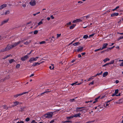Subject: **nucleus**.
<instances>
[{
  "label": "nucleus",
  "instance_id": "f8f14e48",
  "mask_svg": "<svg viewBox=\"0 0 123 123\" xmlns=\"http://www.w3.org/2000/svg\"><path fill=\"white\" fill-rule=\"evenodd\" d=\"M83 47H80L77 50V51L78 52H81L82 51L83 49Z\"/></svg>",
  "mask_w": 123,
  "mask_h": 123
},
{
  "label": "nucleus",
  "instance_id": "69168bd1",
  "mask_svg": "<svg viewBox=\"0 0 123 123\" xmlns=\"http://www.w3.org/2000/svg\"><path fill=\"white\" fill-rule=\"evenodd\" d=\"M32 50H31V51L30 52V53H29L27 54L28 55H29L31 53V52H32Z\"/></svg>",
  "mask_w": 123,
  "mask_h": 123
},
{
  "label": "nucleus",
  "instance_id": "2eb2a0df",
  "mask_svg": "<svg viewBox=\"0 0 123 123\" xmlns=\"http://www.w3.org/2000/svg\"><path fill=\"white\" fill-rule=\"evenodd\" d=\"M31 40H29L28 41H27L26 42L24 43V44L26 45H27L29 43L31 42Z\"/></svg>",
  "mask_w": 123,
  "mask_h": 123
},
{
  "label": "nucleus",
  "instance_id": "680f3d73",
  "mask_svg": "<svg viewBox=\"0 0 123 123\" xmlns=\"http://www.w3.org/2000/svg\"><path fill=\"white\" fill-rule=\"evenodd\" d=\"M81 54L82 55H84L86 54V53L85 52L82 53H81Z\"/></svg>",
  "mask_w": 123,
  "mask_h": 123
},
{
  "label": "nucleus",
  "instance_id": "4c0bfd02",
  "mask_svg": "<svg viewBox=\"0 0 123 123\" xmlns=\"http://www.w3.org/2000/svg\"><path fill=\"white\" fill-rule=\"evenodd\" d=\"M114 60H112L109 63L110 64H113L114 63Z\"/></svg>",
  "mask_w": 123,
  "mask_h": 123
},
{
  "label": "nucleus",
  "instance_id": "774afa93",
  "mask_svg": "<svg viewBox=\"0 0 123 123\" xmlns=\"http://www.w3.org/2000/svg\"><path fill=\"white\" fill-rule=\"evenodd\" d=\"M116 94L115 93H113V94L112 95V96H115V95H116Z\"/></svg>",
  "mask_w": 123,
  "mask_h": 123
},
{
  "label": "nucleus",
  "instance_id": "338daca9",
  "mask_svg": "<svg viewBox=\"0 0 123 123\" xmlns=\"http://www.w3.org/2000/svg\"><path fill=\"white\" fill-rule=\"evenodd\" d=\"M54 120L52 121L51 122H50L49 123H54Z\"/></svg>",
  "mask_w": 123,
  "mask_h": 123
},
{
  "label": "nucleus",
  "instance_id": "393cba45",
  "mask_svg": "<svg viewBox=\"0 0 123 123\" xmlns=\"http://www.w3.org/2000/svg\"><path fill=\"white\" fill-rule=\"evenodd\" d=\"M20 66V64H17L15 68L16 69L19 68Z\"/></svg>",
  "mask_w": 123,
  "mask_h": 123
},
{
  "label": "nucleus",
  "instance_id": "6ab92c4d",
  "mask_svg": "<svg viewBox=\"0 0 123 123\" xmlns=\"http://www.w3.org/2000/svg\"><path fill=\"white\" fill-rule=\"evenodd\" d=\"M9 63L10 64H11L13 62H15V60L13 59H12L9 60Z\"/></svg>",
  "mask_w": 123,
  "mask_h": 123
},
{
  "label": "nucleus",
  "instance_id": "f3484780",
  "mask_svg": "<svg viewBox=\"0 0 123 123\" xmlns=\"http://www.w3.org/2000/svg\"><path fill=\"white\" fill-rule=\"evenodd\" d=\"M7 6V5L4 4L0 6V10L1 9L3 8L6 7Z\"/></svg>",
  "mask_w": 123,
  "mask_h": 123
},
{
  "label": "nucleus",
  "instance_id": "2f4dec72",
  "mask_svg": "<svg viewBox=\"0 0 123 123\" xmlns=\"http://www.w3.org/2000/svg\"><path fill=\"white\" fill-rule=\"evenodd\" d=\"M38 31L37 30H35L34 32V34H37L38 32Z\"/></svg>",
  "mask_w": 123,
  "mask_h": 123
},
{
  "label": "nucleus",
  "instance_id": "3c124183",
  "mask_svg": "<svg viewBox=\"0 0 123 123\" xmlns=\"http://www.w3.org/2000/svg\"><path fill=\"white\" fill-rule=\"evenodd\" d=\"M24 41V40H22L21 41H19L18 42H19V44H20V43H21V42H23Z\"/></svg>",
  "mask_w": 123,
  "mask_h": 123
},
{
  "label": "nucleus",
  "instance_id": "13d9d810",
  "mask_svg": "<svg viewBox=\"0 0 123 123\" xmlns=\"http://www.w3.org/2000/svg\"><path fill=\"white\" fill-rule=\"evenodd\" d=\"M78 57L79 58H80V57H81V54H79V55H78Z\"/></svg>",
  "mask_w": 123,
  "mask_h": 123
},
{
  "label": "nucleus",
  "instance_id": "864d4df0",
  "mask_svg": "<svg viewBox=\"0 0 123 123\" xmlns=\"http://www.w3.org/2000/svg\"><path fill=\"white\" fill-rule=\"evenodd\" d=\"M92 77H91V78H89L88 79V81H89L90 80L93 79V78H92Z\"/></svg>",
  "mask_w": 123,
  "mask_h": 123
},
{
  "label": "nucleus",
  "instance_id": "9b49d317",
  "mask_svg": "<svg viewBox=\"0 0 123 123\" xmlns=\"http://www.w3.org/2000/svg\"><path fill=\"white\" fill-rule=\"evenodd\" d=\"M103 108L102 105H100L98 106V111H101L102 110V109Z\"/></svg>",
  "mask_w": 123,
  "mask_h": 123
},
{
  "label": "nucleus",
  "instance_id": "423d86ee",
  "mask_svg": "<svg viewBox=\"0 0 123 123\" xmlns=\"http://www.w3.org/2000/svg\"><path fill=\"white\" fill-rule=\"evenodd\" d=\"M28 93V92H24L21 94H17L16 95H14V97L15 98H16L24 94H25L26 93Z\"/></svg>",
  "mask_w": 123,
  "mask_h": 123
},
{
  "label": "nucleus",
  "instance_id": "de8ad7c7",
  "mask_svg": "<svg viewBox=\"0 0 123 123\" xmlns=\"http://www.w3.org/2000/svg\"><path fill=\"white\" fill-rule=\"evenodd\" d=\"M102 71H101L100 73H98L95 76H96L97 75H99L100 74H102Z\"/></svg>",
  "mask_w": 123,
  "mask_h": 123
},
{
  "label": "nucleus",
  "instance_id": "603ef678",
  "mask_svg": "<svg viewBox=\"0 0 123 123\" xmlns=\"http://www.w3.org/2000/svg\"><path fill=\"white\" fill-rule=\"evenodd\" d=\"M71 22H69V23H67V25H71Z\"/></svg>",
  "mask_w": 123,
  "mask_h": 123
},
{
  "label": "nucleus",
  "instance_id": "a878e982",
  "mask_svg": "<svg viewBox=\"0 0 123 123\" xmlns=\"http://www.w3.org/2000/svg\"><path fill=\"white\" fill-rule=\"evenodd\" d=\"M110 60V59L108 58H106L105 59H104L103 60V61H104V62H106L107 61H109Z\"/></svg>",
  "mask_w": 123,
  "mask_h": 123
},
{
  "label": "nucleus",
  "instance_id": "c03bdc74",
  "mask_svg": "<svg viewBox=\"0 0 123 123\" xmlns=\"http://www.w3.org/2000/svg\"><path fill=\"white\" fill-rule=\"evenodd\" d=\"M54 66H53V67L52 68V67L51 66H50L49 67V68L50 69H54Z\"/></svg>",
  "mask_w": 123,
  "mask_h": 123
},
{
  "label": "nucleus",
  "instance_id": "8fccbe9b",
  "mask_svg": "<svg viewBox=\"0 0 123 123\" xmlns=\"http://www.w3.org/2000/svg\"><path fill=\"white\" fill-rule=\"evenodd\" d=\"M10 78L9 75H8L7 77H5V78L6 79H8Z\"/></svg>",
  "mask_w": 123,
  "mask_h": 123
},
{
  "label": "nucleus",
  "instance_id": "a19ab883",
  "mask_svg": "<svg viewBox=\"0 0 123 123\" xmlns=\"http://www.w3.org/2000/svg\"><path fill=\"white\" fill-rule=\"evenodd\" d=\"M4 108L5 109L7 110L8 109V107L6 106V105H4Z\"/></svg>",
  "mask_w": 123,
  "mask_h": 123
},
{
  "label": "nucleus",
  "instance_id": "4d7b16f0",
  "mask_svg": "<svg viewBox=\"0 0 123 123\" xmlns=\"http://www.w3.org/2000/svg\"><path fill=\"white\" fill-rule=\"evenodd\" d=\"M17 123H24V122L23 121H21L20 122H18Z\"/></svg>",
  "mask_w": 123,
  "mask_h": 123
},
{
  "label": "nucleus",
  "instance_id": "6e6d98bb",
  "mask_svg": "<svg viewBox=\"0 0 123 123\" xmlns=\"http://www.w3.org/2000/svg\"><path fill=\"white\" fill-rule=\"evenodd\" d=\"M50 17L51 18V19H53L54 18V17L53 16V15H51L50 16Z\"/></svg>",
  "mask_w": 123,
  "mask_h": 123
},
{
  "label": "nucleus",
  "instance_id": "dca6fc26",
  "mask_svg": "<svg viewBox=\"0 0 123 123\" xmlns=\"http://www.w3.org/2000/svg\"><path fill=\"white\" fill-rule=\"evenodd\" d=\"M108 45V44L107 43H105L103 45L102 48V49L106 48L107 46Z\"/></svg>",
  "mask_w": 123,
  "mask_h": 123
},
{
  "label": "nucleus",
  "instance_id": "473e14b6",
  "mask_svg": "<svg viewBox=\"0 0 123 123\" xmlns=\"http://www.w3.org/2000/svg\"><path fill=\"white\" fill-rule=\"evenodd\" d=\"M10 13V12L9 11H7L5 13V15H6L7 14H9Z\"/></svg>",
  "mask_w": 123,
  "mask_h": 123
},
{
  "label": "nucleus",
  "instance_id": "a211bd4d",
  "mask_svg": "<svg viewBox=\"0 0 123 123\" xmlns=\"http://www.w3.org/2000/svg\"><path fill=\"white\" fill-rule=\"evenodd\" d=\"M49 39H51V40L50 41L51 42H54L55 40V38L53 36L52 38H51V37H49Z\"/></svg>",
  "mask_w": 123,
  "mask_h": 123
},
{
  "label": "nucleus",
  "instance_id": "09e8293b",
  "mask_svg": "<svg viewBox=\"0 0 123 123\" xmlns=\"http://www.w3.org/2000/svg\"><path fill=\"white\" fill-rule=\"evenodd\" d=\"M31 123H37V122H36L34 120H33L31 122Z\"/></svg>",
  "mask_w": 123,
  "mask_h": 123
},
{
  "label": "nucleus",
  "instance_id": "aec40b11",
  "mask_svg": "<svg viewBox=\"0 0 123 123\" xmlns=\"http://www.w3.org/2000/svg\"><path fill=\"white\" fill-rule=\"evenodd\" d=\"M8 19H7L6 20L3 21H2V22L1 24V25H2L6 23L8 21Z\"/></svg>",
  "mask_w": 123,
  "mask_h": 123
},
{
  "label": "nucleus",
  "instance_id": "052dcab7",
  "mask_svg": "<svg viewBox=\"0 0 123 123\" xmlns=\"http://www.w3.org/2000/svg\"><path fill=\"white\" fill-rule=\"evenodd\" d=\"M22 6L24 7H25L26 6V4H25L23 5H22Z\"/></svg>",
  "mask_w": 123,
  "mask_h": 123
},
{
  "label": "nucleus",
  "instance_id": "bb28decb",
  "mask_svg": "<svg viewBox=\"0 0 123 123\" xmlns=\"http://www.w3.org/2000/svg\"><path fill=\"white\" fill-rule=\"evenodd\" d=\"M80 43L79 42H76L74 43H73V45L74 46H76L78 44H80Z\"/></svg>",
  "mask_w": 123,
  "mask_h": 123
},
{
  "label": "nucleus",
  "instance_id": "6e6552de",
  "mask_svg": "<svg viewBox=\"0 0 123 123\" xmlns=\"http://www.w3.org/2000/svg\"><path fill=\"white\" fill-rule=\"evenodd\" d=\"M14 105H12L13 107L16 106L18 104H22V103L18 101H15L13 102Z\"/></svg>",
  "mask_w": 123,
  "mask_h": 123
},
{
  "label": "nucleus",
  "instance_id": "c85d7f7f",
  "mask_svg": "<svg viewBox=\"0 0 123 123\" xmlns=\"http://www.w3.org/2000/svg\"><path fill=\"white\" fill-rule=\"evenodd\" d=\"M73 116H71L69 117H67V119L68 120H69L70 119L72 118H73Z\"/></svg>",
  "mask_w": 123,
  "mask_h": 123
},
{
  "label": "nucleus",
  "instance_id": "9d476101",
  "mask_svg": "<svg viewBox=\"0 0 123 123\" xmlns=\"http://www.w3.org/2000/svg\"><path fill=\"white\" fill-rule=\"evenodd\" d=\"M82 21V20L80 19H77L74 20L73 21V23H75L78 22H81Z\"/></svg>",
  "mask_w": 123,
  "mask_h": 123
},
{
  "label": "nucleus",
  "instance_id": "e2e57ef3",
  "mask_svg": "<svg viewBox=\"0 0 123 123\" xmlns=\"http://www.w3.org/2000/svg\"><path fill=\"white\" fill-rule=\"evenodd\" d=\"M78 3H80L81 4H82L83 3V2L82 1H78Z\"/></svg>",
  "mask_w": 123,
  "mask_h": 123
},
{
  "label": "nucleus",
  "instance_id": "b1692460",
  "mask_svg": "<svg viewBox=\"0 0 123 123\" xmlns=\"http://www.w3.org/2000/svg\"><path fill=\"white\" fill-rule=\"evenodd\" d=\"M24 107H21L19 110V111L22 112L24 111Z\"/></svg>",
  "mask_w": 123,
  "mask_h": 123
},
{
  "label": "nucleus",
  "instance_id": "cd10ccee",
  "mask_svg": "<svg viewBox=\"0 0 123 123\" xmlns=\"http://www.w3.org/2000/svg\"><path fill=\"white\" fill-rule=\"evenodd\" d=\"M82 27L84 28H86L87 26L88 25H86L85 24L83 23L82 25Z\"/></svg>",
  "mask_w": 123,
  "mask_h": 123
},
{
  "label": "nucleus",
  "instance_id": "412c9836",
  "mask_svg": "<svg viewBox=\"0 0 123 123\" xmlns=\"http://www.w3.org/2000/svg\"><path fill=\"white\" fill-rule=\"evenodd\" d=\"M40 64V63H39L38 62H35L33 63L32 65V66H35L37 65H39Z\"/></svg>",
  "mask_w": 123,
  "mask_h": 123
},
{
  "label": "nucleus",
  "instance_id": "a18cd8bd",
  "mask_svg": "<svg viewBox=\"0 0 123 123\" xmlns=\"http://www.w3.org/2000/svg\"><path fill=\"white\" fill-rule=\"evenodd\" d=\"M94 84V81H93L92 82L90 83L89 84V85H93Z\"/></svg>",
  "mask_w": 123,
  "mask_h": 123
},
{
  "label": "nucleus",
  "instance_id": "4468645a",
  "mask_svg": "<svg viewBox=\"0 0 123 123\" xmlns=\"http://www.w3.org/2000/svg\"><path fill=\"white\" fill-rule=\"evenodd\" d=\"M119 15L118 13H114L111 14V17H113L114 16H117Z\"/></svg>",
  "mask_w": 123,
  "mask_h": 123
},
{
  "label": "nucleus",
  "instance_id": "20e7f679",
  "mask_svg": "<svg viewBox=\"0 0 123 123\" xmlns=\"http://www.w3.org/2000/svg\"><path fill=\"white\" fill-rule=\"evenodd\" d=\"M38 58V57H37L35 58L32 57L29 59V61L30 63H32L33 61H36Z\"/></svg>",
  "mask_w": 123,
  "mask_h": 123
},
{
  "label": "nucleus",
  "instance_id": "f03ea898",
  "mask_svg": "<svg viewBox=\"0 0 123 123\" xmlns=\"http://www.w3.org/2000/svg\"><path fill=\"white\" fill-rule=\"evenodd\" d=\"M53 113L52 112H49L47 113L46 114L44 115L46 118H50L52 117Z\"/></svg>",
  "mask_w": 123,
  "mask_h": 123
},
{
  "label": "nucleus",
  "instance_id": "c756f323",
  "mask_svg": "<svg viewBox=\"0 0 123 123\" xmlns=\"http://www.w3.org/2000/svg\"><path fill=\"white\" fill-rule=\"evenodd\" d=\"M100 97V96H99L97 98H96L95 99V102H97L98 101V100Z\"/></svg>",
  "mask_w": 123,
  "mask_h": 123
},
{
  "label": "nucleus",
  "instance_id": "c9c22d12",
  "mask_svg": "<svg viewBox=\"0 0 123 123\" xmlns=\"http://www.w3.org/2000/svg\"><path fill=\"white\" fill-rule=\"evenodd\" d=\"M102 50V49L101 48H99V49H96L95 50V52H96L97 51L100 50Z\"/></svg>",
  "mask_w": 123,
  "mask_h": 123
},
{
  "label": "nucleus",
  "instance_id": "5fc2aeb1",
  "mask_svg": "<svg viewBox=\"0 0 123 123\" xmlns=\"http://www.w3.org/2000/svg\"><path fill=\"white\" fill-rule=\"evenodd\" d=\"M120 66H123V62H122L121 64L120 65Z\"/></svg>",
  "mask_w": 123,
  "mask_h": 123
},
{
  "label": "nucleus",
  "instance_id": "79ce46f5",
  "mask_svg": "<svg viewBox=\"0 0 123 123\" xmlns=\"http://www.w3.org/2000/svg\"><path fill=\"white\" fill-rule=\"evenodd\" d=\"M106 105L105 106V104L104 105V106L105 107L106 106H108L110 104V103H107V102L106 103Z\"/></svg>",
  "mask_w": 123,
  "mask_h": 123
},
{
  "label": "nucleus",
  "instance_id": "0eeeda50",
  "mask_svg": "<svg viewBox=\"0 0 123 123\" xmlns=\"http://www.w3.org/2000/svg\"><path fill=\"white\" fill-rule=\"evenodd\" d=\"M30 4L32 6H34L36 5L35 0H31L30 2Z\"/></svg>",
  "mask_w": 123,
  "mask_h": 123
},
{
  "label": "nucleus",
  "instance_id": "49530a36",
  "mask_svg": "<svg viewBox=\"0 0 123 123\" xmlns=\"http://www.w3.org/2000/svg\"><path fill=\"white\" fill-rule=\"evenodd\" d=\"M78 82V81H77V82H75V83H73L72 84H71V85L72 86H73L75 84H76V83H77Z\"/></svg>",
  "mask_w": 123,
  "mask_h": 123
},
{
  "label": "nucleus",
  "instance_id": "58836bf2",
  "mask_svg": "<svg viewBox=\"0 0 123 123\" xmlns=\"http://www.w3.org/2000/svg\"><path fill=\"white\" fill-rule=\"evenodd\" d=\"M61 34H57V38H58L59 37H60L61 36Z\"/></svg>",
  "mask_w": 123,
  "mask_h": 123
},
{
  "label": "nucleus",
  "instance_id": "ddd939ff",
  "mask_svg": "<svg viewBox=\"0 0 123 123\" xmlns=\"http://www.w3.org/2000/svg\"><path fill=\"white\" fill-rule=\"evenodd\" d=\"M81 114L80 113H79L78 114H74L73 116L74 117H80V115H81Z\"/></svg>",
  "mask_w": 123,
  "mask_h": 123
},
{
  "label": "nucleus",
  "instance_id": "bf43d9fd",
  "mask_svg": "<svg viewBox=\"0 0 123 123\" xmlns=\"http://www.w3.org/2000/svg\"><path fill=\"white\" fill-rule=\"evenodd\" d=\"M115 82L117 84L119 82V81L118 80H116L115 81Z\"/></svg>",
  "mask_w": 123,
  "mask_h": 123
},
{
  "label": "nucleus",
  "instance_id": "39448f33",
  "mask_svg": "<svg viewBox=\"0 0 123 123\" xmlns=\"http://www.w3.org/2000/svg\"><path fill=\"white\" fill-rule=\"evenodd\" d=\"M29 58V56L27 55H26L22 57L21 58V60L22 61H24L27 60Z\"/></svg>",
  "mask_w": 123,
  "mask_h": 123
},
{
  "label": "nucleus",
  "instance_id": "f704fd0d",
  "mask_svg": "<svg viewBox=\"0 0 123 123\" xmlns=\"http://www.w3.org/2000/svg\"><path fill=\"white\" fill-rule=\"evenodd\" d=\"M46 42L45 41H42L41 42H40L39 43V44H44Z\"/></svg>",
  "mask_w": 123,
  "mask_h": 123
},
{
  "label": "nucleus",
  "instance_id": "7c9ffc66",
  "mask_svg": "<svg viewBox=\"0 0 123 123\" xmlns=\"http://www.w3.org/2000/svg\"><path fill=\"white\" fill-rule=\"evenodd\" d=\"M88 37V36L87 35H84L83 37V38L85 39H87Z\"/></svg>",
  "mask_w": 123,
  "mask_h": 123
},
{
  "label": "nucleus",
  "instance_id": "72a5a7b5",
  "mask_svg": "<svg viewBox=\"0 0 123 123\" xmlns=\"http://www.w3.org/2000/svg\"><path fill=\"white\" fill-rule=\"evenodd\" d=\"M119 6H117L116 7V8H115L112 9V11H114L116 10L117 9L119 8Z\"/></svg>",
  "mask_w": 123,
  "mask_h": 123
},
{
  "label": "nucleus",
  "instance_id": "37998d69",
  "mask_svg": "<svg viewBox=\"0 0 123 123\" xmlns=\"http://www.w3.org/2000/svg\"><path fill=\"white\" fill-rule=\"evenodd\" d=\"M43 22L42 21H40L39 22L38 24V25H40L41 24H42Z\"/></svg>",
  "mask_w": 123,
  "mask_h": 123
},
{
  "label": "nucleus",
  "instance_id": "5701e85b",
  "mask_svg": "<svg viewBox=\"0 0 123 123\" xmlns=\"http://www.w3.org/2000/svg\"><path fill=\"white\" fill-rule=\"evenodd\" d=\"M76 25L73 24L69 28L70 29H73Z\"/></svg>",
  "mask_w": 123,
  "mask_h": 123
},
{
  "label": "nucleus",
  "instance_id": "f257e3e1",
  "mask_svg": "<svg viewBox=\"0 0 123 123\" xmlns=\"http://www.w3.org/2000/svg\"><path fill=\"white\" fill-rule=\"evenodd\" d=\"M83 107H77L76 109V112H77L79 111H81L84 110H85V112H86L87 110V109L86 108L83 109H81Z\"/></svg>",
  "mask_w": 123,
  "mask_h": 123
},
{
  "label": "nucleus",
  "instance_id": "e433bc0d",
  "mask_svg": "<svg viewBox=\"0 0 123 123\" xmlns=\"http://www.w3.org/2000/svg\"><path fill=\"white\" fill-rule=\"evenodd\" d=\"M118 89H116L115 90V93L116 94L118 93Z\"/></svg>",
  "mask_w": 123,
  "mask_h": 123
},
{
  "label": "nucleus",
  "instance_id": "4be33fe9",
  "mask_svg": "<svg viewBox=\"0 0 123 123\" xmlns=\"http://www.w3.org/2000/svg\"><path fill=\"white\" fill-rule=\"evenodd\" d=\"M108 73L107 72H106L104 73L103 74V77H104L106 76L108 74Z\"/></svg>",
  "mask_w": 123,
  "mask_h": 123
},
{
  "label": "nucleus",
  "instance_id": "7ed1b4c3",
  "mask_svg": "<svg viewBox=\"0 0 123 123\" xmlns=\"http://www.w3.org/2000/svg\"><path fill=\"white\" fill-rule=\"evenodd\" d=\"M12 48L11 45H8L5 48L1 50V51L2 52H5L8 50Z\"/></svg>",
  "mask_w": 123,
  "mask_h": 123
},
{
  "label": "nucleus",
  "instance_id": "ea45409f",
  "mask_svg": "<svg viewBox=\"0 0 123 123\" xmlns=\"http://www.w3.org/2000/svg\"><path fill=\"white\" fill-rule=\"evenodd\" d=\"M30 120V119L29 117H27L25 119V120L26 121H28Z\"/></svg>",
  "mask_w": 123,
  "mask_h": 123
},
{
  "label": "nucleus",
  "instance_id": "1a4fd4ad",
  "mask_svg": "<svg viewBox=\"0 0 123 123\" xmlns=\"http://www.w3.org/2000/svg\"><path fill=\"white\" fill-rule=\"evenodd\" d=\"M20 42H17L11 45L12 48L19 44Z\"/></svg>",
  "mask_w": 123,
  "mask_h": 123
},
{
  "label": "nucleus",
  "instance_id": "0e129e2a",
  "mask_svg": "<svg viewBox=\"0 0 123 123\" xmlns=\"http://www.w3.org/2000/svg\"><path fill=\"white\" fill-rule=\"evenodd\" d=\"M71 122V121H64V122H62L63 123H66V122Z\"/></svg>",
  "mask_w": 123,
  "mask_h": 123
}]
</instances>
